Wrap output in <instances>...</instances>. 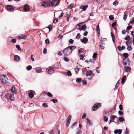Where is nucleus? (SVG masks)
I'll list each match as a JSON object with an SVG mask.
<instances>
[{
	"label": "nucleus",
	"mask_w": 134,
	"mask_h": 134,
	"mask_svg": "<svg viewBox=\"0 0 134 134\" xmlns=\"http://www.w3.org/2000/svg\"><path fill=\"white\" fill-rule=\"evenodd\" d=\"M76 47L74 46H69L65 48L63 50V53L65 56H67L69 55L72 52V51L75 49Z\"/></svg>",
	"instance_id": "1"
},
{
	"label": "nucleus",
	"mask_w": 134,
	"mask_h": 134,
	"mask_svg": "<svg viewBox=\"0 0 134 134\" xmlns=\"http://www.w3.org/2000/svg\"><path fill=\"white\" fill-rule=\"evenodd\" d=\"M51 4V1L50 0H48L44 1L42 2L41 5L44 7L49 6Z\"/></svg>",
	"instance_id": "2"
},
{
	"label": "nucleus",
	"mask_w": 134,
	"mask_h": 134,
	"mask_svg": "<svg viewBox=\"0 0 134 134\" xmlns=\"http://www.w3.org/2000/svg\"><path fill=\"white\" fill-rule=\"evenodd\" d=\"M0 80L2 83H7L8 82V79L4 75H1L0 76Z\"/></svg>",
	"instance_id": "3"
},
{
	"label": "nucleus",
	"mask_w": 134,
	"mask_h": 134,
	"mask_svg": "<svg viewBox=\"0 0 134 134\" xmlns=\"http://www.w3.org/2000/svg\"><path fill=\"white\" fill-rule=\"evenodd\" d=\"M101 106V103H98L94 104L92 108V110L95 111L98 109Z\"/></svg>",
	"instance_id": "4"
},
{
	"label": "nucleus",
	"mask_w": 134,
	"mask_h": 134,
	"mask_svg": "<svg viewBox=\"0 0 134 134\" xmlns=\"http://www.w3.org/2000/svg\"><path fill=\"white\" fill-rule=\"evenodd\" d=\"M130 62V60L129 58L123 59V62L125 67L129 65Z\"/></svg>",
	"instance_id": "5"
},
{
	"label": "nucleus",
	"mask_w": 134,
	"mask_h": 134,
	"mask_svg": "<svg viewBox=\"0 0 134 134\" xmlns=\"http://www.w3.org/2000/svg\"><path fill=\"white\" fill-rule=\"evenodd\" d=\"M104 40L101 38L100 42V47L102 49H103L104 48Z\"/></svg>",
	"instance_id": "6"
},
{
	"label": "nucleus",
	"mask_w": 134,
	"mask_h": 134,
	"mask_svg": "<svg viewBox=\"0 0 134 134\" xmlns=\"http://www.w3.org/2000/svg\"><path fill=\"white\" fill-rule=\"evenodd\" d=\"M60 0H53L51 2V5L53 7H55L60 1Z\"/></svg>",
	"instance_id": "7"
},
{
	"label": "nucleus",
	"mask_w": 134,
	"mask_h": 134,
	"mask_svg": "<svg viewBox=\"0 0 134 134\" xmlns=\"http://www.w3.org/2000/svg\"><path fill=\"white\" fill-rule=\"evenodd\" d=\"M28 95L30 98H32L34 95L35 94V92L33 90H30L28 91Z\"/></svg>",
	"instance_id": "8"
},
{
	"label": "nucleus",
	"mask_w": 134,
	"mask_h": 134,
	"mask_svg": "<svg viewBox=\"0 0 134 134\" xmlns=\"http://www.w3.org/2000/svg\"><path fill=\"white\" fill-rule=\"evenodd\" d=\"M7 9L9 12H13L14 11V7L12 5H10L7 6Z\"/></svg>",
	"instance_id": "9"
},
{
	"label": "nucleus",
	"mask_w": 134,
	"mask_h": 134,
	"mask_svg": "<svg viewBox=\"0 0 134 134\" xmlns=\"http://www.w3.org/2000/svg\"><path fill=\"white\" fill-rule=\"evenodd\" d=\"M71 115L70 114L69 115L67 118L66 124V126H68L69 125L71 121Z\"/></svg>",
	"instance_id": "10"
},
{
	"label": "nucleus",
	"mask_w": 134,
	"mask_h": 134,
	"mask_svg": "<svg viewBox=\"0 0 134 134\" xmlns=\"http://www.w3.org/2000/svg\"><path fill=\"white\" fill-rule=\"evenodd\" d=\"M27 36L25 35H21L18 36V38L19 39H25L26 38Z\"/></svg>",
	"instance_id": "11"
},
{
	"label": "nucleus",
	"mask_w": 134,
	"mask_h": 134,
	"mask_svg": "<svg viewBox=\"0 0 134 134\" xmlns=\"http://www.w3.org/2000/svg\"><path fill=\"white\" fill-rule=\"evenodd\" d=\"M30 8L28 4H25L24 7V9L25 11H28L29 10Z\"/></svg>",
	"instance_id": "12"
},
{
	"label": "nucleus",
	"mask_w": 134,
	"mask_h": 134,
	"mask_svg": "<svg viewBox=\"0 0 134 134\" xmlns=\"http://www.w3.org/2000/svg\"><path fill=\"white\" fill-rule=\"evenodd\" d=\"M10 91L13 93H17L16 88L14 87H12L11 88Z\"/></svg>",
	"instance_id": "13"
},
{
	"label": "nucleus",
	"mask_w": 134,
	"mask_h": 134,
	"mask_svg": "<svg viewBox=\"0 0 134 134\" xmlns=\"http://www.w3.org/2000/svg\"><path fill=\"white\" fill-rule=\"evenodd\" d=\"M14 59L15 61L18 62L20 60V58L19 56L17 55H15L14 57Z\"/></svg>",
	"instance_id": "14"
},
{
	"label": "nucleus",
	"mask_w": 134,
	"mask_h": 134,
	"mask_svg": "<svg viewBox=\"0 0 134 134\" xmlns=\"http://www.w3.org/2000/svg\"><path fill=\"white\" fill-rule=\"evenodd\" d=\"M88 41V39L86 37H83L82 39L81 40V42L84 43H87Z\"/></svg>",
	"instance_id": "15"
},
{
	"label": "nucleus",
	"mask_w": 134,
	"mask_h": 134,
	"mask_svg": "<svg viewBox=\"0 0 134 134\" xmlns=\"http://www.w3.org/2000/svg\"><path fill=\"white\" fill-rule=\"evenodd\" d=\"M48 74H51L54 72V69L50 68L48 70Z\"/></svg>",
	"instance_id": "16"
},
{
	"label": "nucleus",
	"mask_w": 134,
	"mask_h": 134,
	"mask_svg": "<svg viewBox=\"0 0 134 134\" xmlns=\"http://www.w3.org/2000/svg\"><path fill=\"white\" fill-rule=\"evenodd\" d=\"M122 132V130L121 129L115 130H114V132L115 134L118 133L119 134H121Z\"/></svg>",
	"instance_id": "17"
},
{
	"label": "nucleus",
	"mask_w": 134,
	"mask_h": 134,
	"mask_svg": "<svg viewBox=\"0 0 134 134\" xmlns=\"http://www.w3.org/2000/svg\"><path fill=\"white\" fill-rule=\"evenodd\" d=\"M88 6L87 5H82L80 7V8L81 9H83V11H85L87 8Z\"/></svg>",
	"instance_id": "18"
},
{
	"label": "nucleus",
	"mask_w": 134,
	"mask_h": 134,
	"mask_svg": "<svg viewBox=\"0 0 134 134\" xmlns=\"http://www.w3.org/2000/svg\"><path fill=\"white\" fill-rule=\"evenodd\" d=\"M131 42V40H129L127 41L126 42V44L127 46H131L132 44Z\"/></svg>",
	"instance_id": "19"
},
{
	"label": "nucleus",
	"mask_w": 134,
	"mask_h": 134,
	"mask_svg": "<svg viewBox=\"0 0 134 134\" xmlns=\"http://www.w3.org/2000/svg\"><path fill=\"white\" fill-rule=\"evenodd\" d=\"M117 48L118 50L119 51H120L121 50H122L124 49H125V47L124 46H122V47H121L120 46H118L117 47Z\"/></svg>",
	"instance_id": "20"
},
{
	"label": "nucleus",
	"mask_w": 134,
	"mask_h": 134,
	"mask_svg": "<svg viewBox=\"0 0 134 134\" xmlns=\"http://www.w3.org/2000/svg\"><path fill=\"white\" fill-rule=\"evenodd\" d=\"M36 71L38 73L40 72L42 70V69L40 67H37L35 68Z\"/></svg>",
	"instance_id": "21"
},
{
	"label": "nucleus",
	"mask_w": 134,
	"mask_h": 134,
	"mask_svg": "<svg viewBox=\"0 0 134 134\" xmlns=\"http://www.w3.org/2000/svg\"><path fill=\"white\" fill-rule=\"evenodd\" d=\"M92 72L91 70H89L87 71L86 73V75L87 76H89L92 74Z\"/></svg>",
	"instance_id": "22"
},
{
	"label": "nucleus",
	"mask_w": 134,
	"mask_h": 134,
	"mask_svg": "<svg viewBox=\"0 0 134 134\" xmlns=\"http://www.w3.org/2000/svg\"><path fill=\"white\" fill-rule=\"evenodd\" d=\"M96 30L97 31V34L98 35V36H99V34H100V31H99V25H98L96 27Z\"/></svg>",
	"instance_id": "23"
},
{
	"label": "nucleus",
	"mask_w": 134,
	"mask_h": 134,
	"mask_svg": "<svg viewBox=\"0 0 134 134\" xmlns=\"http://www.w3.org/2000/svg\"><path fill=\"white\" fill-rule=\"evenodd\" d=\"M126 76L125 75H124L122 77V83L123 84L124 83L126 80Z\"/></svg>",
	"instance_id": "24"
},
{
	"label": "nucleus",
	"mask_w": 134,
	"mask_h": 134,
	"mask_svg": "<svg viewBox=\"0 0 134 134\" xmlns=\"http://www.w3.org/2000/svg\"><path fill=\"white\" fill-rule=\"evenodd\" d=\"M12 100H13L14 99V95L12 93H11L10 95V97L9 98Z\"/></svg>",
	"instance_id": "25"
},
{
	"label": "nucleus",
	"mask_w": 134,
	"mask_h": 134,
	"mask_svg": "<svg viewBox=\"0 0 134 134\" xmlns=\"http://www.w3.org/2000/svg\"><path fill=\"white\" fill-rule=\"evenodd\" d=\"M11 93H7L5 95V98L9 99L10 98V95Z\"/></svg>",
	"instance_id": "26"
},
{
	"label": "nucleus",
	"mask_w": 134,
	"mask_h": 134,
	"mask_svg": "<svg viewBox=\"0 0 134 134\" xmlns=\"http://www.w3.org/2000/svg\"><path fill=\"white\" fill-rule=\"evenodd\" d=\"M127 14L126 12H125L124 14L123 19L124 20H125L127 17Z\"/></svg>",
	"instance_id": "27"
},
{
	"label": "nucleus",
	"mask_w": 134,
	"mask_h": 134,
	"mask_svg": "<svg viewBox=\"0 0 134 134\" xmlns=\"http://www.w3.org/2000/svg\"><path fill=\"white\" fill-rule=\"evenodd\" d=\"M86 28V25H83L81 27V30H82L83 31H85Z\"/></svg>",
	"instance_id": "28"
},
{
	"label": "nucleus",
	"mask_w": 134,
	"mask_h": 134,
	"mask_svg": "<svg viewBox=\"0 0 134 134\" xmlns=\"http://www.w3.org/2000/svg\"><path fill=\"white\" fill-rule=\"evenodd\" d=\"M117 117L116 116H115L114 115H112L111 116L110 119L111 120H112V121H114L115 118H116Z\"/></svg>",
	"instance_id": "29"
},
{
	"label": "nucleus",
	"mask_w": 134,
	"mask_h": 134,
	"mask_svg": "<svg viewBox=\"0 0 134 134\" xmlns=\"http://www.w3.org/2000/svg\"><path fill=\"white\" fill-rule=\"evenodd\" d=\"M86 120H87L88 123L90 125H92V122L91 121H90L89 119L87 118Z\"/></svg>",
	"instance_id": "30"
},
{
	"label": "nucleus",
	"mask_w": 134,
	"mask_h": 134,
	"mask_svg": "<svg viewBox=\"0 0 134 134\" xmlns=\"http://www.w3.org/2000/svg\"><path fill=\"white\" fill-rule=\"evenodd\" d=\"M80 69V68H78V66H77L75 70L76 73L77 74L78 73L79 70Z\"/></svg>",
	"instance_id": "31"
},
{
	"label": "nucleus",
	"mask_w": 134,
	"mask_h": 134,
	"mask_svg": "<svg viewBox=\"0 0 134 134\" xmlns=\"http://www.w3.org/2000/svg\"><path fill=\"white\" fill-rule=\"evenodd\" d=\"M73 6V4H71L68 5V8L69 9H71Z\"/></svg>",
	"instance_id": "32"
},
{
	"label": "nucleus",
	"mask_w": 134,
	"mask_h": 134,
	"mask_svg": "<svg viewBox=\"0 0 134 134\" xmlns=\"http://www.w3.org/2000/svg\"><path fill=\"white\" fill-rule=\"evenodd\" d=\"M82 79L80 78H77L76 79V81L77 82L80 83L82 81Z\"/></svg>",
	"instance_id": "33"
},
{
	"label": "nucleus",
	"mask_w": 134,
	"mask_h": 134,
	"mask_svg": "<svg viewBox=\"0 0 134 134\" xmlns=\"http://www.w3.org/2000/svg\"><path fill=\"white\" fill-rule=\"evenodd\" d=\"M123 56L125 58H127V57L128 56V54L127 53H124L123 54Z\"/></svg>",
	"instance_id": "34"
},
{
	"label": "nucleus",
	"mask_w": 134,
	"mask_h": 134,
	"mask_svg": "<svg viewBox=\"0 0 134 134\" xmlns=\"http://www.w3.org/2000/svg\"><path fill=\"white\" fill-rule=\"evenodd\" d=\"M108 118L107 116H105L104 117L103 121L104 122H107L108 121Z\"/></svg>",
	"instance_id": "35"
},
{
	"label": "nucleus",
	"mask_w": 134,
	"mask_h": 134,
	"mask_svg": "<svg viewBox=\"0 0 134 134\" xmlns=\"http://www.w3.org/2000/svg\"><path fill=\"white\" fill-rule=\"evenodd\" d=\"M32 68V67L31 65H29L28 66H27L26 69L27 70H31Z\"/></svg>",
	"instance_id": "36"
},
{
	"label": "nucleus",
	"mask_w": 134,
	"mask_h": 134,
	"mask_svg": "<svg viewBox=\"0 0 134 134\" xmlns=\"http://www.w3.org/2000/svg\"><path fill=\"white\" fill-rule=\"evenodd\" d=\"M118 113L120 116H122L124 115V113L122 111H119Z\"/></svg>",
	"instance_id": "37"
},
{
	"label": "nucleus",
	"mask_w": 134,
	"mask_h": 134,
	"mask_svg": "<svg viewBox=\"0 0 134 134\" xmlns=\"http://www.w3.org/2000/svg\"><path fill=\"white\" fill-rule=\"evenodd\" d=\"M119 120L120 122H122L124 121V119L122 117H120L119 119Z\"/></svg>",
	"instance_id": "38"
},
{
	"label": "nucleus",
	"mask_w": 134,
	"mask_h": 134,
	"mask_svg": "<svg viewBox=\"0 0 134 134\" xmlns=\"http://www.w3.org/2000/svg\"><path fill=\"white\" fill-rule=\"evenodd\" d=\"M81 37V35L79 33L77 34L76 36V38L79 40V38H80Z\"/></svg>",
	"instance_id": "39"
},
{
	"label": "nucleus",
	"mask_w": 134,
	"mask_h": 134,
	"mask_svg": "<svg viewBox=\"0 0 134 134\" xmlns=\"http://www.w3.org/2000/svg\"><path fill=\"white\" fill-rule=\"evenodd\" d=\"M16 47L18 50H21V48L20 47L19 45H16Z\"/></svg>",
	"instance_id": "40"
},
{
	"label": "nucleus",
	"mask_w": 134,
	"mask_h": 134,
	"mask_svg": "<svg viewBox=\"0 0 134 134\" xmlns=\"http://www.w3.org/2000/svg\"><path fill=\"white\" fill-rule=\"evenodd\" d=\"M16 42V39L15 38L13 39L12 40L11 42L13 43H15Z\"/></svg>",
	"instance_id": "41"
},
{
	"label": "nucleus",
	"mask_w": 134,
	"mask_h": 134,
	"mask_svg": "<svg viewBox=\"0 0 134 134\" xmlns=\"http://www.w3.org/2000/svg\"><path fill=\"white\" fill-rule=\"evenodd\" d=\"M51 101L54 103H57L58 102V100L57 99H53L51 100Z\"/></svg>",
	"instance_id": "42"
},
{
	"label": "nucleus",
	"mask_w": 134,
	"mask_h": 134,
	"mask_svg": "<svg viewBox=\"0 0 134 134\" xmlns=\"http://www.w3.org/2000/svg\"><path fill=\"white\" fill-rule=\"evenodd\" d=\"M45 42L46 44H49V40L48 39H46L45 40Z\"/></svg>",
	"instance_id": "43"
},
{
	"label": "nucleus",
	"mask_w": 134,
	"mask_h": 134,
	"mask_svg": "<svg viewBox=\"0 0 134 134\" xmlns=\"http://www.w3.org/2000/svg\"><path fill=\"white\" fill-rule=\"evenodd\" d=\"M131 69L130 67H128L125 69V71L127 72H129L130 70Z\"/></svg>",
	"instance_id": "44"
},
{
	"label": "nucleus",
	"mask_w": 134,
	"mask_h": 134,
	"mask_svg": "<svg viewBox=\"0 0 134 134\" xmlns=\"http://www.w3.org/2000/svg\"><path fill=\"white\" fill-rule=\"evenodd\" d=\"M42 105L45 108H47L48 107V105L47 104V103H44Z\"/></svg>",
	"instance_id": "45"
},
{
	"label": "nucleus",
	"mask_w": 134,
	"mask_h": 134,
	"mask_svg": "<svg viewBox=\"0 0 134 134\" xmlns=\"http://www.w3.org/2000/svg\"><path fill=\"white\" fill-rule=\"evenodd\" d=\"M109 19L111 20H112L114 19V17L113 15H110L109 16Z\"/></svg>",
	"instance_id": "46"
},
{
	"label": "nucleus",
	"mask_w": 134,
	"mask_h": 134,
	"mask_svg": "<svg viewBox=\"0 0 134 134\" xmlns=\"http://www.w3.org/2000/svg\"><path fill=\"white\" fill-rule=\"evenodd\" d=\"M128 47L127 48V49L128 51H131L132 49V48L131 47V46H127Z\"/></svg>",
	"instance_id": "47"
},
{
	"label": "nucleus",
	"mask_w": 134,
	"mask_h": 134,
	"mask_svg": "<svg viewBox=\"0 0 134 134\" xmlns=\"http://www.w3.org/2000/svg\"><path fill=\"white\" fill-rule=\"evenodd\" d=\"M74 41L72 39H70L69 41V42L71 44H72L74 42Z\"/></svg>",
	"instance_id": "48"
},
{
	"label": "nucleus",
	"mask_w": 134,
	"mask_h": 134,
	"mask_svg": "<svg viewBox=\"0 0 134 134\" xmlns=\"http://www.w3.org/2000/svg\"><path fill=\"white\" fill-rule=\"evenodd\" d=\"M67 73V75L69 76H70L72 75L70 71H68Z\"/></svg>",
	"instance_id": "49"
},
{
	"label": "nucleus",
	"mask_w": 134,
	"mask_h": 134,
	"mask_svg": "<svg viewBox=\"0 0 134 134\" xmlns=\"http://www.w3.org/2000/svg\"><path fill=\"white\" fill-rule=\"evenodd\" d=\"M118 4V2L116 1H115L113 3V4L114 5L116 6Z\"/></svg>",
	"instance_id": "50"
},
{
	"label": "nucleus",
	"mask_w": 134,
	"mask_h": 134,
	"mask_svg": "<svg viewBox=\"0 0 134 134\" xmlns=\"http://www.w3.org/2000/svg\"><path fill=\"white\" fill-rule=\"evenodd\" d=\"M58 22V20L57 19H55L53 21V23H56Z\"/></svg>",
	"instance_id": "51"
},
{
	"label": "nucleus",
	"mask_w": 134,
	"mask_h": 134,
	"mask_svg": "<svg viewBox=\"0 0 134 134\" xmlns=\"http://www.w3.org/2000/svg\"><path fill=\"white\" fill-rule=\"evenodd\" d=\"M47 94L49 97H51L52 96V95L50 92H48L47 93Z\"/></svg>",
	"instance_id": "52"
},
{
	"label": "nucleus",
	"mask_w": 134,
	"mask_h": 134,
	"mask_svg": "<svg viewBox=\"0 0 134 134\" xmlns=\"http://www.w3.org/2000/svg\"><path fill=\"white\" fill-rule=\"evenodd\" d=\"M130 38V37L129 36L127 35V36L124 39L125 40L128 41L129 40V39Z\"/></svg>",
	"instance_id": "53"
},
{
	"label": "nucleus",
	"mask_w": 134,
	"mask_h": 134,
	"mask_svg": "<svg viewBox=\"0 0 134 134\" xmlns=\"http://www.w3.org/2000/svg\"><path fill=\"white\" fill-rule=\"evenodd\" d=\"M64 59L65 61L68 62L69 61V59L65 57H64Z\"/></svg>",
	"instance_id": "54"
},
{
	"label": "nucleus",
	"mask_w": 134,
	"mask_h": 134,
	"mask_svg": "<svg viewBox=\"0 0 134 134\" xmlns=\"http://www.w3.org/2000/svg\"><path fill=\"white\" fill-rule=\"evenodd\" d=\"M97 53H94L93 54V58H95L97 56Z\"/></svg>",
	"instance_id": "55"
},
{
	"label": "nucleus",
	"mask_w": 134,
	"mask_h": 134,
	"mask_svg": "<svg viewBox=\"0 0 134 134\" xmlns=\"http://www.w3.org/2000/svg\"><path fill=\"white\" fill-rule=\"evenodd\" d=\"M83 83L85 85H86L87 84V81L85 80H83L82 81Z\"/></svg>",
	"instance_id": "56"
},
{
	"label": "nucleus",
	"mask_w": 134,
	"mask_h": 134,
	"mask_svg": "<svg viewBox=\"0 0 134 134\" xmlns=\"http://www.w3.org/2000/svg\"><path fill=\"white\" fill-rule=\"evenodd\" d=\"M52 26L51 25H49L48 27L47 28L49 29V31H50L51 30V29H52Z\"/></svg>",
	"instance_id": "57"
},
{
	"label": "nucleus",
	"mask_w": 134,
	"mask_h": 134,
	"mask_svg": "<svg viewBox=\"0 0 134 134\" xmlns=\"http://www.w3.org/2000/svg\"><path fill=\"white\" fill-rule=\"evenodd\" d=\"M71 15V14L68 13V12H66V17H70Z\"/></svg>",
	"instance_id": "58"
},
{
	"label": "nucleus",
	"mask_w": 134,
	"mask_h": 134,
	"mask_svg": "<svg viewBox=\"0 0 134 134\" xmlns=\"http://www.w3.org/2000/svg\"><path fill=\"white\" fill-rule=\"evenodd\" d=\"M77 124V122H76L73 123V124L71 126V128H72L74 126H75Z\"/></svg>",
	"instance_id": "59"
},
{
	"label": "nucleus",
	"mask_w": 134,
	"mask_h": 134,
	"mask_svg": "<svg viewBox=\"0 0 134 134\" xmlns=\"http://www.w3.org/2000/svg\"><path fill=\"white\" fill-rule=\"evenodd\" d=\"M116 22H114L112 23L111 24V26L112 27H114V26L116 25Z\"/></svg>",
	"instance_id": "60"
},
{
	"label": "nucleus",
	"mask_w": 134,
	"mask_h": 134,
	"mask_svg": "<svg viewBox=\"0 0 134 134\" xmlns=\"http://www.w3.org/2000/svg\"><path fill=\"white\" fill-rule=\"evenodd\" d=\"M83 57H84L83 55H82L81 54L80 55V59L83 60Z\"/></svg>",
	"instance_id": "61"
},
{
	"label": "nucleus",
	"mask_w": 134,
	"mask_h": 134,
	"mask_svg": "<svg viewBox=\"0 0 134 134\" xmlns=\"http://www.w3.org/2000/svg\"><path fill=\"white\" fill-rule=\"evenodd\" d=\"M132 27V26L131 25L129 26H128L127 27L126 29V30H129Z\"/></svg>",
	"instance_id": "62"
},
{
	"label": "nucleus",
	"mask_w": 134,
	"mask_h": 134,
	"mask_svg": "<svg viewBox=\"0 0 134 134\" xmlns=\"http://www.w3.org/2000/svg\"><path fill=\"white\" fill-rule=\"evenodd\" d=\"M81 131L80 130H79L76 132V134H81Z\"/></svg>",
	"instance_id": "63"
},
{
	"label": "nucleus",
	"mask_w": 134,
	"mask_h": 134,
	"mask_svg": "<svg viewBox=\"0 0 134 134\" xmlns=\"http://www.w3.org/2000/svg\"><path fill=\"white\" fill-rule=\"evenodd\" d=\"M47 49L45 48H44V49H43V53L44 54H46V53H47Z\"/></svg>",
	"instance_id": "64"
}]
</instances>
